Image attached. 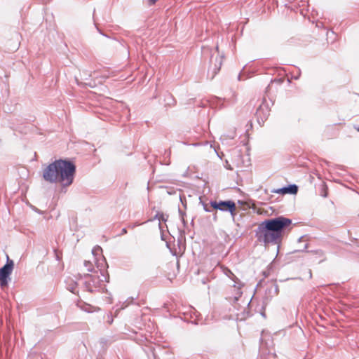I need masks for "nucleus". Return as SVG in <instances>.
I'll return each mask as SVG.
<instances>
[{
  "label": "nucleus",
  "mask_w": 359,
  "mask_h": 359,
  "mask_svg": "<svg viewBox=\"0 0 359 359\" xmlns=\"http://www.w3.org/2000/svg\"><path fill=\"white\" fill-rule=\"evenodd\" d=\"M76 173L75 164L67 159H57L43 170V178L50 183H60L62 187L70 186Z\"/></svg>",
  "instance_id": "obj_2"
},
{
  "label": "nucleus",
  "mask_w": 359,
  "mask_h": 359,
  "mask_svg": "<svg viewBox=\"0 0 359 359\" xmlns=\"http://www.w3.org/2000/svg\"><path fill=\"white\" fill-rule=\"evenodd\" d=\"M180 201H182V204H184L182 197H180Z\"/></svg>",
  "instance_id": "obj_28"
},
{
  "label": "nucleus",
  "mask_w": 359,
  "mask_h": 359,
  "mask_svg": "<svg viewBox=\"0 0 359 359\" xmlns=\"http://www.w3.org/2000/svg\"><path fill=\"white\" fill-rule=\"evenodd\" d=\"M323 187V192L321 193V196H323V197H327V192L326 191L327 187H326V186L325 184Z\"/></svg>",
  "instance_id": "obj_20"
},
{
  "label": "nucleus",
  "mask_w": 359,
  "mask_h": 359,
  "mask_svg": "<svg viewBox=\"0 0 359 359\" xmlns=\"http://www.w3.org/2000/svg\"><path fill=\"white\" fill-rule=\"evenodd\" d=\"M308 248V244H306L305 246H304V250H302V251H304L306 248Z\"/></svg>",
  "instance_id": "obj_25"
},
{
  "label": "nucleus",
  "mask_w": 359,
  "mask_h": 359,
  "mask_svg": "<svg viewBox=\"0 0 359 359\" xmlns=\"http://www.w3.org/2000/svg\"><path fill=\"white\" fill-rule=\"evenodd\" d=\"M102 250L101 248V247L97 245L96 247H95L93 250H92V253L93 255L95 257L97 255H98L99 253H102Z\"/></svg>",
  "instance_id": "obj_17"
},
{
  "label": "nucleus",
  "mask_w": 359,
  "mask_h": 359,
  "mask_svg": "<svg viewBox=\"0 0 359 359\" xmlns=\"http://www.w3.org/2000/svg\"><path fill=\"white\" fill-rule=\"evenodd\" d=\"M101 262L100 260L96 261L97 268L99 269L100 272V275L102 278L99 275H90V274H84L83 276H80L81 278H83L85 279L83 282V285L86 291L93 293L96 292L102 291L105 285H104V282H108L109 276L107 277L104 275V267L107 265V262L104 257L101 259Z\"/></svg>",
  "instance_id": "obj_3"
},
{
  "label": "nucleus",
  "mask_w": 359,
  "mask_h": 359,
  "mask_svg": "<svg viewBox=\"0 0 359 359\" xmlns=\"http://www.w3.org/2000/svg\"><path fill=\"white\" fill-rule=\"evenodd\" d=\"M213 219H214V221H215V222H216V221L217 220V214H216V213H215V214L213 215Z\"/></svg>",
  "instance_id": "obj_23"
},
{
  "label": "nucleus",
  "mask_w": 359,
  "mask_h": 359,
  "mask_svg": "<svg viewBox=\"0 0 359 359\" xmlns=\"http://www.w3.org/2000/svg\"><path fill=\"white\" fill-rule=\"evenodd\" d=\"M309 276H310V278H311V277H312V273H311V270L309 271Z\"/></svg>",
  "instance_id": "obj_26"
},
{
  "label": "nucleus",
  "mask_w": 359,
  "mask_h": 359,
  "mask_svg": "<svg viewBox=\"0 0 359 359\" xmlns=\"http://www.w3.org/2000/svg\"><path fill=\"white\" fill-rule=\"evenodd\" d=\"M269 114V102L265 98H264L255 113V116L257 117L258 123L260 126H262L264 123L265 121L268 118Z\"/></svg>",
  "instance_id": "obj_8"
},
{
  "label": "nucleus",
  "mask_w": 359,
  "mask_h": 359,
  "mask_svg": "<svg viewBox=\"0 0 359 359\" xmlns=\"http://www.w3.org/2000/svg\"><path fill=\"white\" fill-rule=\"evenodd\" d=\"M311 252L313 253L314 255H318L320 257H323V259H321L319 262H322L325 259V253L322 250H316L311 251Z\"/></svg>",
  "instance_id": "obj_15"
},
{
  "label": "nucleus",
  "mask_w": 359,
  "mask_h": 359,
  "mask_svg": "<svg viewBox=\"0 0 359 359\" xmlns=\"http://www.w3.org/2000/svg\"><path fill=\"white\" fill-rule=\"evenodd\" d=\"M357 130L359 131V126H358V128H357Z\"/></svg>",
  "instance_id": "obj_30"
},
{
  "label": "nucleus",
  "mask_w": 359,
  "mask_h": 359,
  "mask_svg": "<svg viewBox=\"0 0 359 359\" xmlns=\"http://www.w3.org/2000/svg\"><path fill=\"white\" fill-rule=\"evenodd\" d=\"M218 49L219 47L217 45L215 52H217V53L216 55L215 52L213 53L212 49L209 47H203L202 50L203 58L204 60L208 58L209 60L208 77L211 80L213 79L219 72L222 65V57L219 55Z\"/></svg>",
  "instance_id": "obj_4"
},
{
  "label": "nucleus",
  "mask_w": 359,
  "mask_h": 359,
  "mask_svg": "<svg viewBox=\"0 0 359 359\" xmlns=\"http://www.w3.org/2000/svg\"><path fill=\"white\" fill-rule=\"evenodd\" d=\"M200 199V203L203 205V210L207 212H212V207H210V204L205 203L202 201L201 197L199 198Z\"/></svg>",
  "instance_id": "obj_14"
},
{
  "label": "nucleus",
  "mask_w": 359,
  "mask_h": 359,
  "mask_svg": "<svg viewBox=\"0 0 359 359\" xmlns=\"http://www.w3.org/2000/svg\"><path fill=\"white\" fill-rule=\"evenodd\" d=\"M259 346V355L260 359H273L276 358V354L274 352L273 347L269 348L267 344L265 343L262 339Z\"/></svg>",
  "instance_id": "obj_9"
},
{
  "label": "nucleus",
  "mask_w": 359,
  "mask_h": 359,
  "mask_svg": "<svg viewBox=\"0 0 359 359\" xmlns=\"http://www.w3.org/2000/svg\"><path fill=\"white\" fill-rule=\"evenodd\" d=\"M150 5H154L158 0H148Z\"/></svg>",
  "instance_id": "obj_21"
},
{
  "label": "nucleus",
  "mask_w": 359,
  "mask_h": 359,
  "mask_svg": "<svg viewBox=\"0 0 359 359\" xmlns=\"http://www.w3.org/2000/svg\"><path fill=\"white\" fill-rule=\"evenodd\" d=\"M168 215L163 212H158L154 217V219H158L159 221L166 222L168 220Z\"/></svg>",
  "instance_id": "obj_13"
},
{
  "label": "nucleus",
  "mask_w": 359,
  "mask_h": 359,
  "mask_svg": "<svg viewBox=\"0 0 359 359\" xmlns=\"http://www.w3.org/2000/svg\"><path fill=\"white\" fill-rule=\"evenodd\" d=\"M179 214L181 217V219H182V222L184 224V226H186V222L184 220V215H185V212H184L181 209L179 208Z\"/></svg>",
  "instance_id": "obj_19"
},
{
  "label": "nucleus",
  "mask_w": 359,
  "mask_h": 359,
  "mask_svg": "<svg viewBox=\"0 0 359 359\" xmlns=\"http://www.w3.org/2000/svg\"><path fill=\"white\" fill-rule=\"evenodd\" d=\"M165 105H168L170 107L175 105V103H176V101H175V98L170 93H168L165 95Z\"/></svg>",
  "instance_id": "obj_12"
},
{
  "label": "nucleus",
  "mask_w": 359,
  "mask_h": 359,
  "mask_svg": "<svg viewBox=\"0 0 359 359\" xmlns=\"http://www.w3.org/2000/svg\"><path fill=\"white\" fill-rule=\"evenodd\" d=\"M154 359H157V357H158V356L156 355V353H154Z\"/></svg>",
  "instance_id": "obj_27"
},
{
  "label": "nucleus",
  "mask_w": 359,
  "mask_h": 359,
  "mask_svg": "<svg viewBox=\"0 0 359 359\" xmlns=\"http://www.w3.org/2000/svg\"><path fill=\"white\" fill-rule=\"evenodd\" d=\"M302 238H303V237H300V238H299V241H302Z\"/></svg>",
  "instance_id": "obj_29"
},
{
  "label": "nucleus",
  "mask_w": 359,
  "mask_h": 359,
  "mask_svg": "<svg viewBox=\"0 0 359 359\" xmlns=\"http://www.w3.org/2000/svg\"><path fill=\"white\" fill-rule=\"evenodd\" d=\"M210 204V207H212L214 210L229 212L233 220H234L235 216L236 215V205L233 201H211Z\"/></svg>",
  "instance_id": "obj_6"
},
{
  "label": "nucleus",
  "mask_w": 359,
  "mask_h": 359,
  "mask_svg": "<svg viewBox=\"0 0 359 359\" xmlns=\"http://www.w3.org/2000/svg\"><path fill=\"white\" fill-rule=\"evenodd\" d=\"M77 285V282L74 281L72 278H69L66 280L67 289L74 294H76L78 292V290H76Z\"/></svg>",
  "instance_id": "obj_11"
},
{
  "label": "nucleus",
  "mask_w": 359,
  "mask_h": 359,
  "mask_svg": "<svg viewBox=\"0 0 359 359\" xmlns=\"http://www.w3.org/2000/svg\"><path fill=\"white\" fill-rule=\"evenodd\" d=\"M84 266L87 268V270L89 272H92L93 271L92 263L90 261H85Z\"/></svg>",
  "instance_id": "obj_18"
},
{
  "label": "nucleus",
  "mask_w": 359,
  "mask_h": 359,
  "mask_svg": "<svg viewBox=\"0 0 359 359\" xmlns=\"http://www.w3.org/2000/svg\"><path fill=\"white\" fill-rule=\"evenodd\" d=\"M298 191V187L296 184H290L282 188L273 190L272 192L280 194H296Z\"/></svg>",
  "instance_id": "obj_10"
},
{
  "label": "nucleus",
  "mask_w": 359,
  "mask_h": 359,
  "mask_svg": "<svg viewBox=\"0 0 359 359\" xmlns=\"http://www.w3.org/2000/svg\"><path fill=\"white\" fill-rule=\"evenodd\" d=\"M267 290L269 292H273L274 294H278L279 291L277 284H272Z\"/></svg>",
  "instance_id": "obj_16"
},
{
  "label": "nucleus",
  "mask_w": 359,
  "mask_h": 359,
  "mask_svg": "<svg viewBox=\"0 0 359 359\" xmlns=\"http://www.w3.org/2000/svg\"><path fill=\"white\" fill-rule=\"evenodd\" d=\"M127 233V230L126 228L122 229L121 230V234H125Z\"/></svg>",
  "instance_id": "obj_22"
},
{
  "label": "nucleus",
  "mask_w": 359,
  "mask_h": 359,
  "mask_svg": "<svg viewBox=\"0 0 359 359\" xmlns=\"http://www.w3.org/2000/svg\"><path fill=\"white\" fill-rule=\"evenodd\" d=\"M13 266V261L7 257L6 263L0 268V286L1 287H4L8 285L9 276L12 273Z\"/></svg>",
  "instance_id": "obj_7"
},
{
  "label": "nucleus",
  "mask_w": 359,
  "mask_h": 359,
  "mask_svg": "<svg viewBox=\"0 0 359 359\" xmlns=\"http://www.w3.org/2000/svg\"><path fill=\"white\" fill-rule=\"evenodd\" d=\"M291 224L292 219L284 216L266 219L258 224L255 236L265 247L276 245L278 252L284 233Z\"/></svg>",
  "instance_id": "obj_1"
},
{
  "label": "nucleus",
  "mask_w": 359,
  "mask_h": 359,
  "mask_svg": "<svg viewBox=\"0 0 359 359\" xmlns=\"http://www.w3.org/2000/svg\"><path fill=\"white\" fill-rule=\"evenodd\" d=\"M224 273L231 279L233 281V297H227L226 299L233 305L234 307H236V304L238 301L239 298L241 297L243 292L241 290L242 287L243 286V283L228 268L223 269Z\"/></svg>",
  "instance_id": "obj_5"
},
{
  "label": "nucleus",
  "mask_w": 359,
  "mask_h": 359,
  "mask_svg": "<svg viewBox=\"0 0 359 359\" xmlns=\"http://www.w3.org/2000/svg\"><path fill=\"white\" fill-rule=\"evenodd\" d=\"M87 84H88L90 87H91V88L94 87V86H95V84H92V83H87Z\"/></svg>",
  "instance_id": "obj_24"
}]
</instances>
